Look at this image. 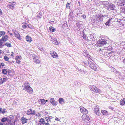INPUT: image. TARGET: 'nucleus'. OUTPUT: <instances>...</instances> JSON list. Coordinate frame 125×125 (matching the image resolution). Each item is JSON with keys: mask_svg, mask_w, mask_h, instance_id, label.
I'll return each mask as SVG.
<instances>
[{"mask_svg": "<svg viewBox=\"0 0 125 125\" xmlns=\"http://www.w3.org/2000/svg\"><path fill=\"white\" fill-rule=\"evenodd\" d=\"M120 44L122 45H125V42H121Z\"/></svg>", "mask_w": 125, "mask_h": 125, "instance_id": "48", "label": "nucleus"}, {"mask_svg": "<svg viewBox=\"0 0 125 125\" xmlns=\"http://www.w3.org/2000/svg\"><path fill=\"white\" fill-rule=\"evenodd\" d=\"M6 109L5 108H3V109H2V110L0 112V113H1L3 114H4V113H5L6 112Z\"/></svg>", "mask_w": 125, "mask_h": 125, "instance_id": "32", "label": "nucleus"}, {"mask_svg": "<svg viewBox=\"0 0 125 125\" xmlns=\"http://www.w3.org/2000/svg\"><path fill=\"white\" fill-rule=\"evenodd\" d=\"M88 62H89V61H87V62L84 61V62H83L84 64H87V63H88Z\"/></svg>", "mask_w": 125, "mask_h": 125, "instance_id": "56", "label": "nucleus"}, {"mask_svg": "<svg viewBox=\"0 0 125 125\" xmlns=\"http://www.w3.org/2000/svg\"><path fill=\"white\" fill-rule=\"evenodd\" d=\"M23 89L29 93L31 94L33 92L32 88L29 86V84L27 82H25L23 85Z\"/></svg>", "mask_w": 125, "mask_h": 125, "instance_id": "1", "label": "nucleus"}, {"mask_svg": "<svg viewBox=\"0 0 125 125\" xmlns=\"http://www.w3.org/2000/svg\"><path fill=\"white\" fill-rule=\"evenodd\" d=\"M2 64H3V63L0 62V68L1 67V66H2Z\"/></svg>", "mask_w": 125, "mask_h": 125, "instance_id": "62", "label": "nucleus"}, {"mask_svg": "<svg viewBox=\"0 0 125 125\" xmlns=\"http://www.w3.org/2000/svg\"><path fill=\"white\" fill-rule=\"evenodd\" d=\"M16 121V120H14V122L13 121H10V124H11V125H15V122Z\"/></svg>", "mask_w": 125, "mask_h": 125, "instance_id": "41", "label": "nucleus"}, {"mask_svg": "<svg viewBox=\"0 0 125 125\" xmlns=\"http://www.w3.org/2000/svg\"><path fill=\"white\" fill-rule=\"evenodd\" d=\"M122 12L124 13L125 14V7L123 8L122 9Z\"/></svg>", "mask_w": 125, "mask_h": 125, "instance_id": "47", "label": "nucleus"}, {"mask_svg": "<svg viewBox=\"0 0 125 125\" xmlns=\"http://www.w3.org/2000/svg\"><path fill=\"white\" fill-rule=\"evenodd\" d=\"M81 17H82L83 19H85L86 18V16L85 15L82 14Z\"/></svg>", "mask_w": 125, "mask_h": 125, "instance_id": "45", "label": "nucleus"}, {"mask_svg": "<svg viewBox=\"0 0 125 125\" xmlns=\"http://www.w3.org/2000/svg\"><path fill=\"white\" fill-rule=\"evenodd\" d=\"M83 14L81 13H79L77 14V17H81L82 16Z\"/></svg>", "mask_w": 125, "mask_h": 125, "instance_id": "38", "label": "nucleus"}, {"mask_svg": "<svg viewBox=\"0 0 125 125\" xmlns=\"http://www.w3.org/2000/svg\"><path fill=\"white\" fill-rule=\"evenodd\" d=\"M21 121L22 123L23 124L26 123L28 119L26 118H25L23 116L21 118Z\"/></svg>", "mask_w": 125, "mask_h": 125, "instance_id": "13", "label": "nucleus"}, {"mask_svg": "<svg viewBox=\"0 0 125 125\" xmlns=\"http://www.w3.org/2000/svg\"><path fill=\"white\" fill-rule=\"evenodd\" d=\"M119 5L123 6L125 5V0H120V3Z\"/></svg>", "mask_w": 125, "mask_h": 125, "instance_id": "19", "label": "nucleus"}, {"mask_svg": "<svg viewBox=\"0 0 125 125\" xmlns=\"http://www.w3.org/2000/svg\"><path fill=\"white\" fill-rule=\"evenodd\" d=\"M3 81V83L5 82L6 80L8 79V78H2Z\"/></svg>", "mask_w": 125, "mask_h": 125, "instance_id": "43", "label": "nucleus"}, {"mask_svg": "<svg viewBox=\"0 0 125 125\" xmlns=\"http://www.w3.org/2000/svg\"><path fill=\"white\" fill-rule=\"evenodd\" d=\"M40 124V125L43 124L44 125L45 123L44 120V119L42 118L40 119L39 121Z\"/></svg>", "mask_w": 125, "mask_h": 125, "instance_id": "27", "label": "nucleus"}, {"mask_svg": "<svg viewBox=\"0 0 125 125\" xmlns=\"http://www.w3.org/2000/svg\"><path fill=\"white\" fill-rule=\"evenodd\" d=\"M4 45L7 46L8 47H11V45L10 43L8 42H7L5 43Z\"/></svg>", "mask_w": 125, "mask_h": 125, "instance_id": "35", "label": "nucleus"}, {"mask_svg": "<svg viewBox=\"0 0 125 125\" xmlns=\"http://www.w3.org/2000/svg\"><path fill=\"white\" fill-rule=\"evenodd\" d=\"M104 16L103 15L101 14L98 15V16H96L95 17V18L97 23L98 24L103 21V17Z\"/></svg>", "mask_w": 125, "mask_h": 125, "instance_id": "4", "label": "nucleus"}, {"mask_svg": "<svg viewBox=\"0 0 125 125\" xmlns=\"http://www.w3.org/2000/svg\"><path fill=\"white\" fill-rule=\"evenodd\" d=\"M90 89L96 93H98L100 92V90L96 87L94 85H90L89 86Z\"/></svg>", "mask_w": 125, "mask_h": 125, "instance_id": "3", "label": "nucleus"}, {"mask_svg": "<svg viewBox=\"0 0 125 125\" xmlns=\"http://www.w3.org/2000/svg\"><path fill=\"white\" fill-rule=\"evenodd\" d=\"M83 37L84 39H85L86 38V35L84 34V32H83Z\"/></svg>", "mask_w": 125, "mask_h": 125, "instance_id": "40", "label": "nucleus"}, {"mask_svg": "<svg viewBox=\"0 0 125 125\" xmlns=\"http://www.w3.org/2000/svg\"><path fill=\"white\" fill-rule=\"evenodd\" d=\"M70 3H68V2L66 4V8L67 9H70Z\"/></svg>", "mask_w": 125, "mask_h": 125, "instance_id": "36", "label": "nucleus"}, {"mask_svg": "<svg viewBox=\"0 0 125 125\" xmlns=\"http://www.w3.org/2000/svg\"><path fill=\"white\" fill-rule=\"evenodd\" d=\"M49 29L50 31L52 32H54L56 31V29L52 26H50L49 27Z\"/></svg>", "mask_w": 125, "mask_h": 125, "instance_id": "28", "label": "nucleus"}, {"mask_svg": "<svg viewBox=\"0 0 125 125\" xmlns=\"http://www.w3.org/2000/svg\"><path fill=\"white\" fill-rule=\"evenodd\" d=\"M11 4H12L14 5V6L15 5V4H16V3L15 2H12V3L11 2Z\"/></svg>", "mask_w": 125, "mask_h": 125, "instance_id": "60", "label": "nucleus"}, {"mask_svg": "<svg viewBox=\"0 0 125 125\" xmlns=\"http://www.w3.org/2000/svg\"><path fill=\"white\" fill-rule=\"evenodd\" d=\"M80 111L81 112L84 114H87L88 112L87 109H86L85 108L83 107H82L80 108Z\"/></svg>", "mask_w": 125, "mask_h": 125, "instance_id": "8", "label": "nucleus"}, {"mask_svg": "<svg viewBox=\"0 0 125 125\" xmlns=\"http://www.w3.org/2000/svg\"><path fill=\"white\" fill-rule=\"evenodd\" d=\"M26 41L28 42H30L32 41L31 38L29 36H27L26 37Z\"/></svg>", "mask_w": 125, "mask_h": 125, "instance_id": "20", "label": "nucleus"}, {"mask_svg": "<svg viewBox=\"0 0 125 125\" xmlns=\"http://www.w3.org/2000/svg\"><path fill=\"white\" fill-rule=\"evenodd\" d=\"M4 124H3L1 122H0V125H4Z\"/></svg>", "mask_w": 125, "mask_h": 125, "instance_id": "61", "label": "nucleus"}, {"mask_svg": "<svg viewBox=\"0 0 125 125\" xmlns=\"http://www.w3.org/2000/svg\"><path fill=\"white\" fill-rule=\"evenodd\" d=\"M35 110L32 111L31 109L28 110L27 113V114L28 115H35Z\"/></svg>", "mask_w": 125, "mask_h": 125, "instance_id": "9", "label": "nucleus"}, {"mask_svg": "<svg viewBox=\"0 0 125 125\" xmlns=\"http://www.w3.org/2000/svg\"><path fill=\"white\" fill-rule=\"evenodd\" d=\"M89 37L91 40H90L92 41V43L94 44V41H95V38H94V36L92 34H91L90 35Z\"/></svg>", "mask_w": 125, "mask_h": 125, "instance_id": "11", "label": "nucleus"}, {"mask_svg": "<svg viewBox=\"0 0 125 125\" xmlns=\"http://www.w3.org/2000/svg\"><path fill=\"white\" fill-rule=\"evenodd\" d=\"M4 125H11L10 120V122H7L6 124H4Z\"/></svg>", "mask_w": 125, "mask_h": 125, "instance_id": "44", "label": "nucleus"}, {"mask_svg": "<svg viewBox=\"0 0 125 125\" xmlns=\"http://www.w3.org/2000/svg\"><path fill=\"white\" fill-rule=\"evenodd\" d=\"M112 18L109 19L108 21L105 23V24L106 25L109 26L110 25V21H111V20Z\"/></svg>", "mask_w": 125, "mask_h": 125, "instance_id": "29", "label": "nucleus"}, {"mask_svg": "<svg viewBox=\"0 0 125 125\" xmlns=\"http://www.w3.org/2000/svg\"><path fill=\"white\" fill-rule=\"evenodd\" d=\"M108 6L109 9L110 10H114L115 8V6L112 4H110Z\"/></svg>", "mask_w": 125, "mask_h": 125, "instance_id": "16", "label": "nucleus"}, {"mask_svg": "<svg viewBox=\"0 0 125 125\" xmlns=\"http://www.w3.org/2000/svg\"><path fill=\"white\" fill-rule=\"evenodd\" d=\"M41 101L42 104H44L45 103V101L44 99H42L41 100Z\"/></svg>", "mask_w": 125, "mask_h": 125, "instance_id": "42", "label": "nucleus"}, {"mask_svg": "<svg viewBox=\"0 0 125 125\" xmlns=\"http://www.w3.org/2000/svg\"><path fill=\"white\" fill-rule=\"evenodd\" d=\"M4 42L2 41V39H0V46H4V45H3V43Z\"/></svg>", "mask_w": 125, "mask_h": 125, "instance_id": "34", "label": "nucleus"}, {"mask_svg": "<svg viewBox=\"0 0 125 125\" xmlns=\"http://www.w3.org/2000/svg\"><path fill=\"white\" fill-rule=\"evenodd\" d=\"M51 41H52V43L54 44L55 45H57L58 44V42L56 39H53L52 40H51Z\"/></svg>", "mask_w": 125, "mask_h": 125, "instance_id": "23", "label": "nucleus"}, {"mask_svg": "<svg viewBox=\"0 0 125 125\" xmlns=\"http://www.w3.org/2000/svg\"><path fill=\"white\" fill-rule=\"evenodd\" d=\"M99 107L98 106H96L94 109V111L95 114L98 115H100V113L99 112Z\"/></svg>", "mask_w": 125, "mask_h": 125, "instance_id": "7", "label": "nucleus"}, {"mask_svg": "<svg viewBox=\"0 0 125 125\" xmlns=\"http://www.w3.org/2000/svg\"><path fill=\"white\" fill-rule=\"evenodd\" d=\"M91 22L93 24H95L97 23L95 18L94 19H92L91 20Z\"/></svg>", "mask_w": 125, "mask_h": 125, "instance_id": "33", "label": "nucleus"}, {"mask_svg": "<svg viewBox=\"0 0 125 125\" xmlns=\"http://www.w3.org/2000/svg\"><path fill=\"white\" fill-rule=\"evenodd\" d=\"M123 62L124 63H125V58L124 59Z\"/></svg>", "mask_w": 125, "mask_h": 125, "instance_id": "64", "label": "nucleus"}, {"mask_svg": "<svg viewBox=\"0 0 125 125\" xmlns=\"http://www.w3.org/2000/svg\"><path fill=\"white\" fill-rule=\"evenodd\" d=\"M88 64L89 65L91 68L94 70L96 71L97 69L96 67L95 66V64L94 62H91V61L90 62H88Z\"/></svg>", "mask_w": 125, "mask_h": 125, "instance_id": "6", "label": "nucleus"}, {"mask_svg": "<svg viewBox=\"0 0 125 125\" xmlns=\"http://www.w3.org/2000/svg\"><path fill=\"white\" fill-rule=\"evenodd\" d=\"M27 27V26L26 25H24L23 26H22V28L24 29H26V28Z\"/></svg>", "mask_w": 125, "mask_h": 125, "instance_id": "52", "label": "nucleus"}, {"mask_svg": "<svg viewBox=\"0 0 125 125\" xmlns=\"http://www.w3.org/2000/svg\"><path fill=\"white\" fill-rule=\"evenodd\" d=\"M38 49L40 50L41 51H42L43 50V48L42 47H39Z\"/></svg>", "mask_w": 125, "mask_h": 125, "instance_id": "50", "label": "nucleus"}, {"mask_svg": "<svg viewBox=\"0 0 125 125\" xmlns=\"http://www.w3.org/2000/svg\"><path fill=\"white\" fill-rule=\"evenodd\" d=\"M8 38L7 35L3 36L2 38L1 39L2 41L4 42H5L8 40Z\"/></svg>", "mask_w": 125, "mask_h": 125, "instance_id": "18", "label": "nucleus"}, {"mask_svg": "<svg viewBox=\"0 0 125 125\" xmlns=\"http://www.w3.org/2000/svg\"><path fill=\"white\" fill-rule=\"evenodd\" d=\"M39 15H40L39 16V15L38 16V18H42V15L40 13H39Z\"/></svg>", "mask_w": 125, "mask_h": 125, "instance_id": "51", "label": "nucleus"}, {"mask_svg": "<svg viewBox=\"0 0 125 125\" xmlns=\"http://www.w3.org/2000/svg\"><path fill=\"white\" fill-rule=\"evenodd\" d=\"M55 120H57V121H60V120L58 119V118H56L55 119Z\"/></svg>", "mask_w": 125, "mask_h": 125, "instance_id": "57", "label": "nucleus"}, {"mask_svg": "<svg viewBox=\"0 0 125 125\" xmlns=\"http://www.w3.org/2000/svg\"><path fill=\"white\" fill-rule=\"evenodd\" d=\"M82 120L87 124H89L90 122V118L89 116L85 114H84L82 116Z\"/></svg>", "mask_w": 125, "mask_h": 125, "instance_id": "2", "label": "nucleus"}, {"mask_svg": "<svg viewBox=\"0 0 125 125\" xmlns=\"http://www.w3.org/2000/svg\"><path fill=\"white\" fill-rule=\"evenodd\" d=\"M14 34L16 37H17L18 39L21 40V38L20 37V35L19 33L16 31H13Z\"/></svg>", "mask_w": 125, "mask_h": 125, "instance_id": "10", "label": "nucleus"}, {"mask_svg": "<svg viewBox=\"0 0 125 125\" xmlns=\"http://www.w3.org/2000/svg\"><path fill=\"white\" fill-rule=\"evenodd\" d=\"M52 54H51L52 56L54 58L57 57L58 56L57 53L54 51H52Z\"/></svg>", "mask_w": 125, "mask_h": 125, "instance_id": "15", "label": "nucleus"}, {"mask_svg": "<svg viewBox=\"0 0 125 125\" xmlns=\"http://www.w3.org/2000/svg\"><path fill=\"white\" fill-rule=\"evenodd\" d=\"M2 13V12L1 10L0 9V15Z\"/></svg>", "mask_w": 125, "mask_h": 125, "instance_id": "63", "label": "nucleus"}, {"mask_svg": "<svg viewBox=\"0 0 125 125\" xmlns=\"http://www.w3.org/2000/svg\"><path fill=\"white\" fill-rule=\"evenodd\" d=\"M109 109L112 110H113L114 109V108L111 106H109Z\"/></svg>", "mask_w": 125, "mask_h": 125, "instance_id": "54", "label": "nucleus"}, {"mask_svg": "<svg viewBox=\"0 0 125 125\" xmlns=\"http://www.w3.org/2000/svg\"><path fill=\"white\" fill-rule=\"evenodd\" d=\"M50 101L51 103L53 105H57V104H56V101L55 102L53 98H51L50 99Z\"/></svg>", "mask_w": 125, "mask_h": 125, "instance_id": "14", "label": "nucleus"}, {"mask_svg": "<svg viewBox=\"0 0 125 125\" xmlns=\"http://www.w3.org/2000/svg\"><path fill=\"white\" fill-rule=\"evenodd\" d=\"M125 98H123L121 99L120 102V104L121 105H123L125 104Z\"/></svg>", "mask_w": 125, "mask_h": 125, "instance_id": "24", "label": "nucleus"}, {"mask_svg": "<svg viewBox=\"0 0 125 125\" xmlns=\"http://www.w3.org/2000/svg\"><path fill=\"white\" fill-rule=\"evenodd\" d=\"M14 5L12 4H11V2L9 4V5H8V8L10 9H13L14 8Z\"/></svg>", "mask_w": 125, "mask_h": 125, "instance_id": "26", "label": "nucleus"}, {"mask_svg": "<svg viewBox=\"0 0 125 125\" xmlns=\"http://www.w3.org/2000/svg\"><path fill=\"white\" fill-rule=\"evenodd\" d=\"M4 59L6 61H7L9 59V58L6 56H4Z\"/></svg>", "mask_w": 125, "mask_h": 125, "instance_id": "37", "label": "nucleus"}, {"mask_svg": "<svg viewBox=\"0 0 125 125\" xmlns=\"http://www.w3.org/2000/svg\"><path fill=\"white\" fill-rule=\"evenodd\" d=\"M54 22V21H50L49 22V23H51V24H52L53 23V22Z\"/></svg>", "mask_w": 125, "mask_h": 125, "instance_id": "59", "label": "nucleus"}, {"mask_svg": "<svg viewBox=\"0 0 125 125\" xmlns=\"http://www.w3.org/2000/svg\"><path fill=\"white\" fill-rule=\"evenodd\" d=\"M5 32H4L3 31H0V37L2 35L3 36L4 35H5Z\"/></svg>", "mask_w": 125, "mask_h": 125, "instance_id": "30", "label": "nucleus"}, {"mask_svg": "<svg viewBox=\"0 0 125 125\" xmlns=\"http://www.w3.org/2000/svg\"><path fill=\"white\" fill-rule=\"evenodd\" d=\"M106 41L104 39L100 40L97 42V45L100 46H104V47H105V46L107 44Z\"/></svg>", "mask_w": 125, "mask_h": 125, "instance_id": "5", "label": "nucleus"}, {"mask_svg": "<svg viewBox=\"0 0 125 125\" xmlns=\"http://www.w3.org/2000/svg\"><path fill=\"white\" fill-rule=\"evenodd\" d=\"M113 48H112V47L111 46H108L107 47V49H108L109 51H110L112 50Z\"/></svg>", "mask_w": 125, "mask_h": 125, "instance_id": "39", "label": "nucleus"}, {"mask_svg": "<svg viewBox=\"0 0 125 125\" xmlns=\"http://www.w3.org/2000/svg\"><path fill=\"white\" fill-rule=\"evenodd\" d=\"M27 26L28 28H31V24H28L27 25Z\"/></svg>", "mask_w": 125, "mask_h": 125, "instance_id": "49", "label": "nucleus"}, {"mask_svg": "<svg viewBox=\"0 0 125 125\" xmlns=\"http://www.w3.org/2000/svg\"><path fill=\"white\" fill-rule=\"evenodd\" d=\"M46 120L47 121H49L50 120V119H49V118L48 117H46Z\"/></svg>", "mask_w": 125, "mask_h": 125, "instance_id": "55", "label": "nucleus"}, {"mask_svg": "<svg viewBox=\"0 0 125 125\" xmlns=\"http://www.w3.org/2000/svg\"><path fill=\"white\" fill-rule=\"evenodd\" d=\"M101 113L104 115H109L107 112L104 110H102Z\"/></svg>", "mask_w": 125, "mask_h": 125, "instance_id": "22", "label": "nucleus"}, {"mask_svg": "<svg viewBox=\"0 0 125 125\" xmlns=\"http://www.w3.org/2000/svg\"><path fill=\"white\" fill-rule=\"evenodd\" d=\"M58 101L60 104H62L63 103L64 100L63 98H61L59 99Z\"/></svg>", "mask_w": 125, "mask_h": 125, "instance_id": "25", "label": "nucleus"}, {"mask_svg": "<svg viewBox=\"0 0 125 125\" xmlns=\"http://www.w3.org/2000/svg\"><path fill=\"white\" fill-rule=\"evenodd\" d=\"M3 83V81L2 78H0V83L2 84Z\"/></svg>", "mask_w": 125, "mask_h": 125, "instance_id": "46", "label": "nucleus"}, {"mask_svg": "<svg viewBox=\"0 0 125 125\" xmlns=\"http://www.w3.org/2000/svg\"><path fill=\"white\" fill-rule=\"evenodd\" d=\"M11 52L12 53L10 55L11 56H13V54H14V53H13V52Z\"/></svg>", "mask_w": 125, "mask_h": 125, "instance_id": "58", "label": "nucleus"}, {"mask_svg": "<svg viewBox=\"0 0 125 125\" xmlns=\"http://www.w3.org/2000/svg\"><path fill=\"white\" fill-rule=\"evenodd\" d=\"M7 72V71L6 69H3L2 70V73L4 74H6Z\"/></svg>", "mask_w": 125, "mask_h": 125, "instance_id": "31", "label": "nucleus"}, {"mask_svg": "<svg viewBox=\"0 0 125 125\" xmlns=\"http://www.w3.org/2000/svg\"><path fill=\"white\" fill-rule=\"evenodd\" d=\"M0 120L1 121V122L2 123L6 121H7V122H10V119L4 117L1 119Z\"/></svg>", "mask_w": 125, "mask_h": 125, "instance_id": "12", "label": "nucleus"}, {"mask_svg": "<svg viewBox=\"0 0 125 125\" xmlns=\"http://www.w3.org/2000/svg\"><path fill=\"white\" fill-rule=\"evenodd\" d=\"M73 12H71L69 15V20L73 19Z\"/></svg>", "mask_w": 125, "mask_h": 125, "instance_id": "17", "label": "nucleus"}, {"mask_svg": "<svg viewBox=\"0 0 125 125\" xmlns=\"http://www.w3.org/2000/svg\"><path fill=\"white\" fill-rule=\"evenodd\" d=\"M37 58V57H36L33 58V61L35 63H39L40 62V61Z\"/></svg>", "mask_w": 125, "mask_h": 125, "instance_id": "21", "label": "nucleus"}, {"mask_svg": "<svg viewBox=\"0 0 125 125\" xmlns=\"http://www.w3.org/2000/svg\"><path fill=\"white\" fill-rule=\"evenodd\" d=\"M20 61L19 60H17L16 61V62L17 63L19 64Z\"/></svg>", "mask_w": 125, "mask_h": 125, "instance_id": "53", "label": "nucleus"}]
</instances>
